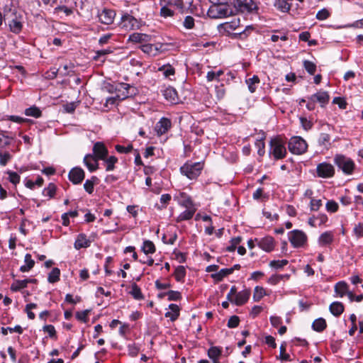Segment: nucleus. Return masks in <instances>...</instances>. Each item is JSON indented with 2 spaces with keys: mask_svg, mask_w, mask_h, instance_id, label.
Wrapping results in <instances>:
<instances>
[{
  "mask_svg": "<svg viewBox=\"0 0 363 363\" xmlns=\"http://www.w3.org/2000/svg\"><path fill=\"white\" fill-rule=\"evenodd\" d=\"M289 151L295 155H301L306 152L308 145L305 140L299 136L292 137L288 144Z\"/></svg>",
  "mask_w": 363,
  "mask_h": 363,
  "instance_id": "nucleus-3",
  "label": "nucleus"
},
{
  "mask_svg": "<svg viewBox=\"0 0 363 363\" xmlns=\"http://www.w3.org/2000/svg\"><path fill=\"white\" fill-rule=\"evenodd\" d=\"M11 16H14L9 22V26L11 32L14 33H19L23 28L21 21L16 16V13L10 12Z\"/></svg>",
  "mask_w": 363,
  "mask_h": 363,
  "instance_id": "nucleus-17",
  "label": "nucleus"
},
{
  "mask_svg": "<svg viewBox=\"0 0 363 363\" xmlns=\"http://www.w3.org/2000/svg\"><path fill=\"white\" fill-rule=\"evenodd\" d=\"M171 121L167 118H162L155 125V130L158 135L166 133L171 128Z\"/></svg>",
  "mask_w": 363,
  "mask_h": 363,
  "instance_id": "nucleus-12",
  "label": "nucleus"
},
{
  "mask_svg": "<svg viewBox=\"0 0 363 363\" xmlns=\"http://www.w3.org/2000/svg\"><path fill=\"white\" fill-rule=\"evenodd\" d=\"M43 330L44 332L48 333L50 337L53 338L55 340L57 339L56 330L52 325H45L43 326Z\"/></svg>",
  "mask_w": 363,
  "mask_h": 363,
  "instance_id": "nucleus-53",
  "label": "nucleus"
},
{
  "mask_svg": "<svg viewBox=\"0 0 363 363\" xmlns=\"http://www.w3.org/2000/svg\"><path fill=\"white\" fill-rule=\"evenodd\" d=\"M106 166V170L113 171L115 169V164L118 162V158L115 156H110L103 160Z\"/></svg>",
  "mask_w": 363,
  "mask_h": 363,
  "instance_id": "nucleus-33",
  "label": "nucleus"
},
{
  "mask_svg": "<svg viewBox=\"0 0 363 363\" xmlns=\"http://www.w3.org/2000/svg\"><path fill=\"white\" fill-rule=\"evenodd\" d=\"M335 163L346 174H352L354 168V162L342 155H337L335 157Z\"/></svg>",
  "mask_w": 363,
  "mask_h": 363,
  "instance_id": "nucleus-7",
  "label": "nucleus"
},
{
  "mask_svg": "<svg viewBox=\"0 0 363 363\" xmlns=\"http://www.w3.org/2000/svg\"><path fill=\"white\" fill-rule=\"evenodd\" d=\"M11 158L12 155L9 152H0V164L6 166Z\"/></svg>",
  "mask_w": 363,
  "mask_h": 363,
  "instance_id": "nucleus-54",
  "label": "nucleus"
},
{
  "mask_svg": "<svg viewBox=\"0 0 363 363\" xmlns=\"http://www.w3.org/2000/svg\"><path fill=\"white\" fill-rule=\"evenodd\" d=\"M160 70L163 72V74L166 77H169L170 76L174 75L175 73L174 68L170 65L164 66L160 68Z\"/></svg>",
  "mask_w": 363,
  "mask_h": 363,
  "instance_id": "nucleus-61",
  "label": "nucleus"
},
{
  "mask_svg": "<svg viewBox=\"0 0 363 363\" xmlns=\"http://www.w3.org/2000/svg\"><path fill=\"white\" fill-rule=\"evenodd\" d=\"M277 359H279L281 361H291V359L290 357V355L287 353H286V346L285 345H281L280 346V354L279 356L277 357Z\"/></svg>",
  "mask_w": 363,
  "mask_h": 363,
  "instance_id": "nucleus-51",
  "label": "nucleus"
},
{
  "mask_svg": "<svg viewBox=\"0 0 363 363\" xmlns=\"http://www.w3.org/2000/svg\"><path fill=\"white\" fill-rule=\"evenodd\" d=\"M149 35L144 33H134L129 36V40L133 43H143L147 41Z\"/></svg>",
  "mask_w": 363,
  "mask_h": 363,
  "instance_id": "nucleus-32",
  "label": "nucleus"
},
{
  "mask_svg": "<svg viewBox=\"0 0 363 363\" xmlns=\"http://www.w3.org/2000/svg\"><path fill=\"white\" fill-rule=\"evenodd\" d=\"M85 173L81 167H74L69 172V179L74 184H80L84 179Z\"/></svg>",
  "mask_w": 363,
  "mask_h": 363,
  "instance_id": "nucleus-9",
  "label": "nucleus"
},
{
  "mask_svg": "<svg viewBox=\"0 0 363 363\" xmlns=\"http://www.w3.org/2000/svg\"><path fill=\"white\" fill-rule=\"evenodd\" d=\"M207 14L211 18H222L234 15V11L228 4L211 5Z\"/></svg>",
  "mask_w": 363,
  "mask_h": 363,
  "instance_id": "nucleus-1",
  "label": "nucleus"
},
{
  "mask_svg": "<svg viewBox=\"0 0 363 363\" xmlns=\"http://www.w3.org/2000/svg\"><path fill=\"white\" fill-rule=\"evenodd\" d=\"M331 137L329 133H321L318 139V145L323 150H328L331 146Z\"/></svg>",
  "mask_w": 363,
  "mask_h": 363,
  "instance_id": "nucleus-19",
  "label": "nucleus"
},
{
  "mask_svg": "<svg viewBox=\"0 0 363 363\" xmlns=\"http://www.w3.org/2000/svg\"><path fill=\"white\" fill-rule=\"evenodd\" d=\"M239 323V317L237 315H233L229 318L227 325L229 328H234L238 326Z\"/></svg>",
  "mask_w": 363,
  "mask_h": 363,
  "instance_id": "nucleus-62",
  "label": "nucleus"
},
{
  "mask_svg": "<svg viewBox=\"0 0 363 363\" xmlns=\"http://www.w3.org/2000/svg\"><path fill=\"white\" fill-rule=\"evenodd\" d=\"M98 178L95 176H92L90 179H87L84 184V188L85 191L89 194H92L94 189V184L97 182Z\"/></svg>",
  "mask_w": 363,
  "mask_h": 363,
  "instance_id": "nucleus-35",
  "label": "nucleus"
},
{
  "mask_svg": "<svg viewBox=\"0 0 363 363\" xmlns=\"http://www.w3.org/2000/svg\"><path fill=\"white\" fill-rule=\"evenodd\" d=\"M303 67L307 72L311 75L314 74L316 71V65L309 60L303 61Z\"/></svg>",
  "mask_w": 363,
  "mask_h": 363,
  "instance_id": "nucleus-47",
  "label": "nucleus"
},
{
  "mask_svg": "<svg viewBox=\"0 0 363 363\" xmlns=\"http://www.w3.org/2000/svg\"><path fill=\"white\" fill-rule=\"evenodd\" d=\"M91 242L86 238L84 234H79L74 242V247L77 250L89 247Z\"/></svg>",
  "mask_w": 363,
  "mask_h": 363,
  "instance_id": "nucleus-24",
  "label": "nucleus"
},
{
  "mask_svg": "<svg viewBox=\"0 0 363 363\" xmlns=\"http://www.w3.org/2000/svg\"><path fill=\"white\" fill-rule=\"evenodd\" d=\"M221 349L218 347H211L208 351V355L210 359L220 358L221 355Z\"/></svg>",
  "mask_w": 363,
  "mask_h": 363,
  "instance_id": "nucleus-46",
  "label": "nucleus"
},
{
  "mask_svg": "<svg viewBox=\"0 0 363 363\" xmlns=\"http://www.w3.org/2000/svg\"><path fill=\"white\" fill-rule=\"evenodd\" d=\"M323 203L321 199H311L310 202V208L311 211H317L322 206Z\"/></svg>",
  "mask_w": 363,
  "mask_h": 363,
  "instance_id": "nucleus-55",
  "label": "nucleus"
},
{
  "mask_svg": "<svg viewBox=\"0 0 363 363\" xmlns=\"http://www.w3.org/2000/svg\"><path fill=\"white\" fill-rule=\"evenodd\" d=\"M203 168V164L201 162H186L180 168V171L189 179H194L200 175Z\"/></svg>",
  "mask_w": 363,
  "mask_h": 363,
  "instance_id": "nucleus-2",
  "label": "nucleus"
},
{
  "mask_svg": "<svg viewBox=\"0 0 363 363\" xmlns=\"http://www.w3.org/2000/svg\"><path fill=\"white\" fill-rule=\"evenodd\" d=\"M178 198V202L180 206H182L185 208H191L194 207V203L186 193L181 192L179 193Z\"/></svg>",
  "mask_w": 363,
  "mask_h": 363,
  "instance_id": "nucleus-22",
  "label": "nucleus"
},
{
  "mask_svg": "<svg viewBox=\"0 0 363 363\" xmlns=\"http://www.w3.org/2000/svg\"><path fill=\"white\" fill-rule=\"evenodd\" d=\"M232 274V269L225 268L220 269L218 273L212 274V277L218 281H220L228 275Z\"/></svg>",
  "mask_w": 363,
  "mask_h": 363,
  "instance_id": "nucleus-36",
  "label": "nucleus"
},
{
  "mask_svg": "<svg viewBox=\"0 0 363 363\" xmlns=\"http://www.w3.org/2000/svg\"><path fill=\"white\" fill-rule=\"evenodd\" d=\"M28 281L23 280H15L11 286V290L13 291H18L22 289L27 287Z\"/></svg>",
  "mask_w": 363,
  "mask_h": 363,
  "instance_id": "nucleus-37",
  "label": "nucleus"
},
{
  "mask_svg": "<svg viewBox=\"0 0 363 363\" xmlns=\"http://www.w3.org/2000/svg\"><path fill=\"white\" fill-rule=\"evenodd\" d=\"M25 114L37 118L41 116L42 112L38 107L31 106L25 110Z\"/></svg>",
  "mask_w": 363,
  "mask_h": 363,
  "instance_id": "nucleus-43",
  "label": "nucleus"
},
{
  "mask_svg": "<svg viewBox=\"0 0 363 363\" xmlns=\"http://www.w3.org/2000/svg\"><path fill=\"white\" fill-rule=\"evenodd\" d=\"M137 23V19L128 13H125L121 17V25L127 30L133 29Z\"/></svg>",
  "mask_w": 363,
  "mask_h": 363,
  "instance_id": "nucleus-16",
  "label": "nucleus"
},
{
  "mask_svg": "<svg viewBox=\"0 0 363 363\" xmlns=\"http://www.w3.org/2000/svg\"><path fill=\"white\" fill-rule=\"evenodd\" d=\"M24 262L26 264L20 267V271L22 272H29L35 264V261L32 259L31 255L26 254Z\"/></svg>",
  "mask_w": 363,
  "mask_h": 363,
  "instance_id": "nucleus-27",
  "label": "nucleus"
},
{
  "mask_svg": "<svg viewBox=\"0 0 363 363\" xmlns=\"http://www.w3.org/2000/svg\"><path fill=\"white\" fill-rule=\"evenodd\" d=\"M338 204L335 201L330 200L326 203V210L330 213H335L338 210Z\"/></svg>",
  "mask_w": 363,
  "mask_h": 363,
  "instance_id": "nucleus-58",
  "label": "nucleus"
},
{
  "mask_svg": "<svg viewBox=\"0 0 363 363\" xmlns=\"http://www.w3.org/2000/svg\"><path fill=\"white\" fill-rule=\"evenodd\" d=\"M94 157L98 160H104L108 156V150L104 143L96 142L93 147Z\"/></svg>",
  "mask_w": 363,
  "mask_h": 363,
  "instance_id": "nucleus-11",
  "label": "nucleus"
},
{
  "mask_svg": "<svg viewBox=\"0 0 363 363\" xmlns=\"http://www.w3.org/2000/svg\"><path fill=\"white\" fill-rule=\"evenodd\" d=\"M141 50L145 53L150 55L155 56L158 53V48L153 44H145L141 46Z\"/></svg>",
  "mask_w": 363,
  "mask_h": 363,
  "instance_id": "nucleus-34",
  "label": "nucleus"
},
{
  "mask_svg": "<svg viewBox=\"0 0 363 363\" xmlns=\"http://www.w3.org/2000/svg\"><path fill=\"white\" fill-rule=\"evenodd\" d=\"M316 172L319 177L330 178L334 175L335 169L331 164L322 162L317 165Z\"/></svg>",
  "mask_w": 363,
  "mask_h": 363,
  "instance_id": "nucleus-8",
  "label": "nucleus"
},
{
  "mask_svg": "<svg viewBox=\"0 0 363 363\" xmlns=\"http://www.w3.org/2000/svg\"><path fill=\"white\" fill-rule=\"evenodd\" d=\"M235 12L245 13H252L257 10V6L253 0H236L234 3L233 7H232Z\"/></svg>",
  "mask_w": 363,
  "mask_h": 363,
  "instance_id": "nucleus-5",
  "label": "nucleus"
},
{
  "mask_svg": "<svg viewBox=\"0 0 363 363\" xmlns=\"http://www.w3.org/2000/svg\"><path fill=\"white\" fill-rule=\"evenodd\" d=\"M183 26L186 29H191L194 26V18L192 16H187L184 18V21L183 22Z\"/></svg>",
  "mask_w": 363,
  "mask_h": 363,
  "instance_id": "nucleus-64",
  "label": "nucleus"
},
{
  "mask_svg": "<svg viewBox=\"0 0 363 363\" xmlns=\"http://www.w3.org/2000/svg\"><path fill=\"white\" fill-rule=\"evenodd\" d=\"M98 159L91 154L85 155L84 158V163L87 167L88 169L92 172L99 168Z\"/></svg>",
  "mask_w": 363,
  "mask_h": 363,
  "instance_id": "nucleus-18",
  "label": "nucleus"
},
{
  "mask_svg": "<svg viewBox=\"0 0 363 363\" xmlns=\"http://www.w3.org/2000/svg\"><path fill=\"white\" fill-rule=\"evenodd\" d=\"M36 303H28L26 306L25 311L28 315V318L30 320H33L35 318V315L34 313L31 311L32 309L36 308Z\"/></svg>",
  "mask_w": 363,
  "mask_h": 363,
  "instance_id": "nucleus-57",
  "label": "nucleus"
},
{
  "mask_svg": "<svg viewBox=\"0 0 363 363\" xmlns=\"http://www.w3.org/2000/svg\"><path fill=\"white\" fill-rule=\"evenodd\" d=\"M186 209L181 213L176 219L177 222L190 220L194 215L196 209L195 207L186 208Z\"/></svg>",
  "mask_w": 363,
  "mask_h": 363,
  "instance_id": "nucleus-23",
  "label": "nucleus"
},
{
  "mask_svg": "<svg viewBox=\"0 0 363 363\" xmlns=\"http://www.w3.org/2000/svg\"><path fill=\"white\" fill-rule=\"evenodd\" d=\"M130 294L137 300H141L144 298L140 287L135 283L132 284Z\"/></svg>",
  "mask_w": 363,
  "mask_h": 363,
  "instance_id": "nucleus-40",
  "label": "nucleus"
},
{
  "mask_svg": "<svg viewBox=\"0 0 363 363\" xmlns=\"http://www.w3.org/2000/svg\"><path fill=\"white\" fill-rule=\"evenodd\" d=\"M174 11L168 6H162L160 9V14L163 18L172 17L174 16Z\"/></svg>",
  "mask_w": 363,
  "mask_h": 363,
  "instance_id": "nucleus-50",
  "label": "nucleus"
},
{
  "mask_svg": "<svg viewBox=\"0 0 363 363\" xmlns=\"http://www.w3.org/2000/svg\"><path fill=\"white\" fill-rule=\"evenodd\" d=\"M169 308L171 310V311L167 312L165 313V317L169 318L172 321H174L179 316L180 308H179V306H177L176 304H173V303L170 304L169 306Z\"/></svg>",
  "mask_w": 363,
  "mask_h": 363,
  "instance_id": "nucleus-26",
  "label": "nucleus"
},
{
  "mask_svg": "<svg viewBox=\"0 0 363 363\" xmlns=\"http://www.w3.org/2000/svg\"><path fill=\"white\" fill-rule=\"evenodd\" d=\"M167 295L169 301H179L182 298L181 293L177 291H169Z\"/></svg>",
  "mask_w": 363,
  "mask_h": 363,
  "instance_id": "nucleus-60",
  "label": "nucleus"
},
{
  "mask_svg": "<svg viewBox=\"0 0 363 363\" xmlns=\"http://www.w3.org/2000/svg\"><path fill=\"white\" fill-rule=\"evenodd\" d=\"M265 295V291L263 287L256 286L254 290L253 300L259 301Z\"/></svg>",
  "mask_w": 363,
  "mask_h": 363,
  "instance_id": "nucleus-45",
  "label": "nucleus"
},
{
  "mask_svg": "<svg viewBox=\"0 0 363 363\" xmlns=\"http://www.w3.org/2000/svg\"><path fill=\"white\" fill-rule=\"evenodd\" d=\"M288 238L294 247H302L307 242L306 234L300 230H294L288 233Z\"/></svg>",
  "mask_w": 363,
  "mask_h": 363,
  "instance_id": "nucleus-4",
  "label": "nucleus"
},
{
  "mask_svg": "<svg viewBox=\"0 0 363 363\" xmlns=\"http://www.w3.org/2000/svg\"><path fill=\"white\" fill-rule=\"evenodd\" d=\"M192 2L193 0H171L169 4L171 5H174L182 11H184V10L189 9L191 7Z\"/></svg>",
  "mask_w": 363,
  "mask_h": 363,
  "instance_id": "nucleus-25",
  "label": "nucleus"
},
{
  "mask_svg": "<svg viewBox=\"0 0 363 363\" xmlns=\"http://www.w3.org/2000/svg\"><path fill=\"white\" fill-rule=\"evenodd\" d=\"M115 16V11L111 9H104L98 16L100 22L105 25H111Z\"/></svg>",
  "mask_w": 363,
  "mask_h": 363,
  "instance_id": "nucleus-13",
  "label": "nucleus"
},
{
  "mask_svg": "<svg viewBox=\"0 0 363 363\" xmlns=\"http://www.w3.org/2000/svg\"><path fill=\"white\" fill-rule=\"evenodd\" d=\"M274 5L282 12H288L291 8V5L286 0H276Z\"/></svg>",
  "mask_w": 363,
  "mask_h": 363,
  "instance_id": "nucleus-41",
  "label": "nucleus"
},
{
  "mask_svg": "<svg viewBox=\"0 0 363 363\" xmlns=\"http://www.w3.org/2000/svg\"><path fill=\"white\" fill-rule=\"evenodd\" d=\"M259 82V78L257 75H254L252 77L246 79L249 91L251 93H254L256 91L257 86Z\"/></svg>",
  "mask_w": 363,
  "mask_h": 363,
  "instance_id": "nucleus-30",
  "label": "nucleus"
},
{
  "mask_svg": "<svg viewBox=\"0 0 363 363\" xmlns=\"http://www.w3.org/2000/svg\"><path fill=\"white\" fill-rule=\"evenodd\" d=\"M128 351L131 357H136L140 351V348L135 343H132L128 345Z\"/></svg>",
  "mask_w": 363,
  "mask_h": 363,
  "instance_id": "nucleus-63",
  "label": "nucleus"
},
{
  "mask_svg": "<svg viewBox=\"0 0 363 363\" xmlns=\"http://www.w3.org/2000/svg\"><path fill=\"white\" fill-rule=\"evenodd\" d=\"M172 199V196L169 194H162L160 197V203H162L161 206H158V209L162 210L167 207V205L169 203Z\"/></svg>",
  "mask_w": 363,
  "mask_h": 363,
  "instance_id": "nucleus-56",
  "label": "nucleus"
},
{
  "mask_svg": "<svg viewBox=\"0 0 363 363\" xmlns=\"http://www.w3.org/2000/svg\"><path fill=\"white\" fill-rule=\"evenodd\" d=\"M250 296V290L245 289L238 292L235 296V304L236 306H242L245 304L248 301Z\"/></svg>",
  "mask_w": 363,
  "mask_h": 363,
  "instance_id": "nucleus-20",
  "label": "nucleus"
},
{
  "mask_svg": "<svg viewBox=\"0 0 363 363\" xmlns=\"http://www.w3.org/2000/svg\"><path fill=\"white\" fill-rule=\"evenodd\" d=\"M112 52V50L110 48L97 50L95 52V55L94 56L93 59L94 60H99L101 57L108 55Z\"/></svg>",
  "mask_w": 363,
  "mask_h": 363,
  "instance_id": "nucleus-59",
  "label": "nucleus"
},
{
  "mask_svg": "<svg viewBox=\"0 0 363 363\" xmlns=\"http://www.w3.org/2000/svg\"><path fill=\"white\" fill-rule=\"evenodd\" d=\"M1 330V333L4 335H6L8 334V331H9L10 333L16 332L18 334L23 333V328L20 325H16L14 328H11V327L4 328V327H2Z\"/></svg>",
  "mask_w": 363,
  "mask_h": 363,
  "instance_id": "nucleus-48",
  "label": "nucleus"
},
{
  "mask_svg": "<svg viewBox=\"0 0 363 363\" xmlns=\"http://www.w3.org/2000/svg\"><path fill=\"white\" fill-rule=\"evenodd\" d=\"M258 246L266 252H271L274 247V240L271 236L264 237L260 240L255 239Z\"/></svg>",
  "mask_w": 363,
  "mask_h": 363,
  "instance_id": "nucleus-14",
  "label": "nucleus"
},
{
  "mask_svg": "<svg viewBox=\"0 0 363 363\" xmlns=\"http://www.w3.org/2000/svg\"><path fill=\"white\" fill-rule=\"evenodd\" d=\"M311 101L318 102L322 107L325 106L330 100V96L327 91H320L309 97Z\"/></svg>",
  "mask_w": 363,
  "mask_h": 363,
  "instance_id": "nucleus-15",
  "label": "nucleus"
},
{
  "mask_svg": "<svg viewBox=\"0 0 363 363\" xmlns=\"http://www.w3.org/2000/svg\"><path fill=\"white\" fill-rule=\"evenodd\" d=\"M7 174H9V180L11 183L16 185L20 182L21 177L18 174L12 171H8Z\"/></svg>",
  "mask_w": 363,
  "mask_h": 363,
  "instance_id": "nucleus-52",
  "label": "nucleus"
},
{
  "mask_svg": "<svg viewBox=\"0 0 363 363\" xmlns=\"http://www.w3.org/2000/svg\"><path fill=\"white\" fill-rule=\"evenodd\" d=\"M163 96L164 98L172 104L177 103L179 98L177 92L173 87H167L163 91Z\"/></svg>",
  "mask_w": 363,
  "mask_h": 363,
  "instance_id": "nucleus-21",
  "label": "nucleus"
},
{
  "mask_svg": "<svg viewBox=\"0 0 363 363\" xmlns=\"http://www.w3.org/2000/svg\"><path fill=\"white\" fill-rule=\"evenodd\" d=\"M335 292L342 297L344 295H347L350 301H354V294L353 292L349 291L348 285L344 281H340L335 286Z\"/></svg>",
  "mask_w": 363,
  "mask_h": 363,
  "instance_id": "nucleus-10",
  "label": "nucleus"
},
{
  "mask_svg": "<svg viewBox=\"0 0 363 363\" xmlns=\"http://www.w3.org/2000/svg\"><path fill=\"white\" fill-rule=\"evenodd\" d=\"M142 250L145 254H152L155 252V246L152 241L145 240L143 242Z\"/></svg>",
  "mask_w": 363,
  "mask_h": 363,
  "instance_id": "nucleus-42",
  "label": "nucleus"
},
{
  "mask_svg": "<svg viewBox=\"0 0 363 363\" xmlns=\"http://www.w3.org/2000/svg\"><path fill=\"white\" fill-rule=\"evenodd\" d=\"M90 313V310H84L82 311H78L76 313V318L84 323H86L89 320L88 315Z\"/></svg>",
  "mask_w": 363,
  "mask_h": 363,
  "instance_id": "nucleus-49",
  "label": "nucleus"
},
{
  "mask_svg": "<svg viewBox=\"0 0 363 363\" xmlns=\"http://www.w3.org/2000/svg\"><path fill=\"white\" fill-rule=\"evenodd\" d=\"M270 153L276 160H280L285 157L286 155V150L284 143L280 139L274 138L271 140Z\"/></svg>",
  "mask_w": 363,
  "mask_h": 363,
  "instance_id": "nucleus-6",
  "label": "nucleus"
},
{
  "mask_svg": "<svg viewBox=\"0 0 363 363\" xmlns=\"http://www.w3.org/2000/svg\"><path fill=\"white\" fill-rule=\"evenodd\" d=\"M333 240V235L331 232H325L319 238V243L322 246L330 244Z\"/></svg>",
  "mask_w": 363,
  "mask_h": 363,
  "instance_id": "nucleus-31",
  "label": "nucleus"
},
{
  "mask_svg": "<svg viewBox=\"0 0 363 363\" xmlns=\"http://www.w3.org/2000/svg\"><path fill=\"white\" fill-rule=\"evenodd\" d=\"M186 275V269L184 266H178L174 273L175 279L179 281H183Z\"/></svg>",
  "mask_w": 363,
  "mask_h": 363,
  "instance_id": "nucleus-38",
  "label": "nucleus"
},
{
  "mask_svg": "<svg viewBox=\"0 0 363 363\" xmlns=\"http://www.w3.org/2000/svg\"><path fill=\"white\" fill-rule=\"evenodd\" d=\"M330 311L335 316H339L344 311V306L340 302H333L330 306Z\"/></svg>",
  "mask_w": 363,
  "mask_h": 363,
  "instance_id": "nucleus-29",
  "label": "nucleus"
},
{
  "mask_svg": "<svg viewBox=\"0 0 363 363\" xmlns=\"http://www.w3.org/2000/svg\"><path fill=\"white\" fill-rule=\"evenodd\" d=\"M57 187L55 184L50 183L48 186L43 191V194L48 196L50 198H53L56 193Z\"/></svg>",
  "mask_w": 363,
  "mask_h": 363,
  "instance_id": "nucleus-44",
  "label": "nucleus"
},
{
  "mask_svg": "<svg viewBox=\"0 0 363 363\" xmlns=\"http://www.w3.org/2000/svg\"><path fill=\"white\" fill-rule=\"evenodd\" d=\"M60 270L55 267L52 269V271L49 273L48 281L50 283H55L60 280Z\"/></svg>",
  "mask_w": 363,
  "mask_h": 363,
  "instance_id": "nucleus-39",
  "label": "nucleus"
},
{
  "mask_svg": "<svg viewBox=\"0 0 363 363\" xmlns=\"http://www.w3.org/2000/svg\"><path fill=\"white\" fill-rule=\"evenodd\" d=\"M326 326V321L323 318L315 319L312 324V328L318 333L323 332L325 329Z\"/></svg>",
  "mask_w": 363,
  "mask_h": 363,
  "instance_id": "nucleus-28",
  "label": "nucleus"
}]
</instances>
